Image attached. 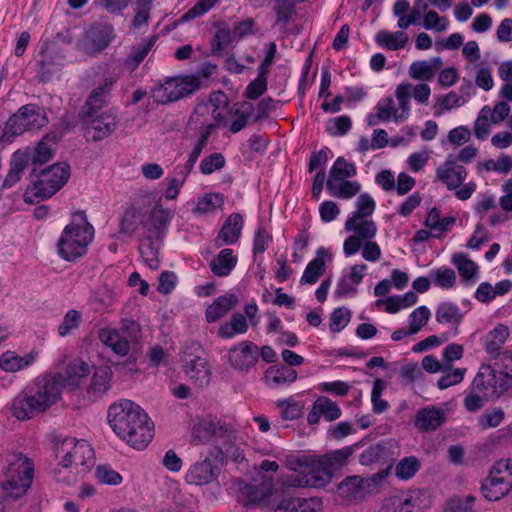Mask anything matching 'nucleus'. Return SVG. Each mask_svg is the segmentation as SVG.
Instances as JSON below:
<instances>
[{
  "label": "nucleus",
  "instance_id": "nucleus-16",
  "mask_svg": "<svg viewBox=\"0 0 512 512\" xmlns=\"http://www.w3.org/2000/svg\"><path fill=\"white\" fill-rule=\"evenodd\" d=\"M233 486L238 502L247 507L267 506L268 498L274 491L273 479L269 476H262L260 480L254 479L251 483L238 480Z\"/></svg>",
  "mask_w": 512,
  "mask_h": 512
},
{
  "label": "nucleus",
  "instance_id": "nucleus-1",
  "mask_svg": "<svg viewBox=\"0 0 512 512\" xmlns=\"http://www.w3.org/2000/svg\"><path fill=\"white\" fill-rule=\"evenodd\" d=\"M107 419L114 433L131 447L142 450L153 438V424L136 403L122 399L110 405Z\"/></svg>",
  "mask_w": 512,
  "mask_h": 512
},
{
  "label": "nucleus",
  "instance_id": "nucleus-13",
  "mask_svg": "<svg viewBox=\"0 0 512 512\" xmlns=\"http://www.w3.org/2000/svg\"><path fill=\"white\" fill-rule=\"evenodd\" d=\"M140 331V325L136 321L123 319L120 330L112 327L102 328L98 332V338L115 355L125 357L130 352L131 342L137 340Z\"/></svg>",
  "mask_w": 512,
  "mask_h": 512
},
{
  "label": "nucleus",
  "instance_id": "nucleus-10",
  "mask_svg": "<svg viewBox=\"0 0 512 512\" xmlns=\"http://www.w3.org/2000/svg\"><path fill=\"white\" fill-rule=\"evenodd\" d=\"M57 452L62 454L60 467L72 474H85L95 464L94 450L85 440L66 438L57 448Z\"/></svg>",
  "mask_w": 512,
  "mask_h": 512
},
{
  "label": "nucleus",
  "instance_id": "nucleus-56",
  "mask_svg": "<svg viewBox=\"0 0 512 512\" xmlns=\"http://www.w3.org/2000/svg\"><path fill=\"white\" fill-rule=\"evenodd\" d=\"M422 25L426 30L442 33L448 30L450 22L446 16L439 15L435 10H429L422 16Z\"/></svg>",
  "mask_w": 512,
  "mask_h": 512
},
{
  "label": "nucleus",
  "instance_id": "nucleus-45",
  "mask_svg": "<svg viewBox=\"0 0 512 512\" xmlns=\"http://www.w3.org/2000/svg\"><path fill=\"white\" fill-rule=\"evenodd\" d=\"M509 329L506 325L498 324L491 330L485 341V350L492 357L496 358L502 352L501 348L509 337Z\"/></svg>",
  "mask_w": 512,
  "mask_h": 512
},
{
  "label": "nucleus",
  "instance_id": "nucleus-25",
  "mask_svg": "<svg viewBox=\"0 0 512 512\" xmlns=\"http://www.w3.org/2000/svg\"><path fill=\"white\" fill-rule=\"evenodd\" d=\"M466 176V169L458 164L452 155H449L436 169V179L445 184L449 190L459 188Z\"/></svg>",
  "mask_w": 512,
  "mask_h": 512
},
{
  "label": "nucleus",
  "instance_id": "nucleus-7",
  "mask_svg": "<svg viewBox=\"0 0 512 512\" xmlns=\"http://www.w3.org/2000/svg\"><path fill=\"white\" fill-rule=\"evenodd\" d=\"M34 478V465L31 459L18 453L7 459L4 470L2 489L4 495L11 499H19L24 496Z\"/></svg>",
  "mask_w": 512,
  "mask_h": 512
},
{
  "label": "nucleus",
  "instance_id": "nucleus-43",
  "mask_svg": "<svg viewBox=\"0 0 512 512\" xmlns=\"http://www.w3.org/2000/svg\"><path fill=\"white\" fill-rule=\"evenodd\" d=\"M238 262L237 256L234 255L230 248L222 249L219 254L210 262L211 271L219 277L228 276Z\"/></svg>",
  "mask_w": 512,
  "mask_h": 512
},
{
  "label": "nucleus",
  "instance_id": "nucleus-42",
  "mask_svg": "<svg viewBox=\"0 0 512 512\" xmlns=\"http://www.w3.org/2000/svg\"><path fill=\"white\" fill-rule=\"evenodd\" d=\"M455 222L454 216L441 218L439 210L433 207L429 210L424 225L434 233V238H441L454 226Z\"/></svg>",
  "mask_w": 512,
  "mask_h": 512
},
{
  "label": "nucleus",
  "instance_id": "nucleus-62",
  "mask_svg": "<svg viewBox=\"0 0 512 512\" xmlns=\"http://www.w3.org/2000/svg\"><path fill=\"white\" fill-rule=\"evenodd\" d=\"M431 312L428 307L422 305L414 309L408 317V328L413 334H417L429 321Z\"/></svg>",
  "mask_w": 512,
  "mask_h": 512
},
{
  "label": "nucleus",
  "instance_id": "nucleus-32",
  "mask_svg": "<svg viewBox=\"0 0 512 512\" xmlns=\"http://www.w3.org/2000/svg\"><path fill=\"white\" fill-rule=\"evenodd\" d=\"M243 228V218L238 213L230 214L222 228L220 229L216 239L215 245L221 247L223 245H232L238 241Z\"/></svg>",
  "mask_w": 512,
  "mask_h": 512
},
{
  "label": "nucleus",
  "instance_id": "nucleus-52",
  "mask_svg": "<svg viewBox=\"0 0 512 512\" xmlns=\"http://www.w3.org/2000/svg\"><path fill=\"white\" fill-rule=\"evenodd\" d=\"M407 89V105L410 106L411 104V97L419 103L426 105L428 104L430 95H431V88L427 83H418L416 85H412L409 82H401L396 87H404Z\"/></svg>",
  "mask_w": 512,
  "mask_h": 512
},
{
  "label": "nucleus",
  "instance_id": "nucleus-35",
  "mask_svg": "<svg viewBox=\"0 0 512 512\" xmlns=\"http://www.w3.org/2000/svg\"><path fill=\"white\" fill-rule=\"evenodd\" d=\"M327 258H330L328 251L323 247L319 248L316 257L307 264L300 279V283L309 285L315 284L325 273Z\"/></svg>",
  "mask_w": 512,
  "mask_h": 512
},
{
  "label": "nucleus",
  "instance_id": "nucleus-40",
  "mask_svg": "<svg viewBox=\"0 0 512 512\" xmlns=\"http://www.w3.org/2000/svg\"><path fill=\"white\" fill-rule=\"evenodd\" d=\"M306 401L298 395L280 399L275 402L280 417L284 421H293L302 417Z\"/></svg>",
  "mask_w": 512,
  "mask_h": 512
},
{
  "label": "nucleus",
  "instance_id": "nucleus-31",
  "mask_svg": "<svg viewBox=\"0 0 512 512\" xmlns=\"http://www.w3.org/2000/svg\"><path fill=\"white\" fill-rule=\"evenodd\" d=\"M446 419L445 411L435 405L417 411L414 425L421 431H433L439 428Z\"/></svg>",
  "mask_w": 512,
  "mask_h": 512
},
{
  "label": "nucleus",
  "instance_id": "nucleus-38",
  "mask_svg": "<svg viewBox=\"0 0 512 512\" xmlns=\"http://www.w3.org/2000/svg\"><path fill=\"white\" fill-rule=\"evenodd\" d=\"M145 222L144 211L131 207L123 216L120 232L129 236L139 233L147 237Z\"/></svg>",
  "mask_w": 512,
  "mask_h": 512
},
{
  "label": "nucleus",
  "instance_id": "nucleus-26",
  "mask_svg": "<svg viewBox=\"0 0 512 512\" xmlns=\"http://www.w3.org/2000/svg\"><path fill=\"white\" fill-rule=\"evenodd\" d=\"M145 215V230L147 231L148 238H157L161 230L166 227L174 216L171 209L164 208L160 201L144 211Z\"/></svg>",
  "mask_w": 512,
  "mask_h": 512
},
{
  "label": "nucleus",
  "instance_id": "nucleus-15",
  "mask_svg": "<svg viewBox=\"0 0 512 512\" xmlns=\"http://www.w3.org/2000/svg\"><path fill=\"white\" fill-rule=\"evenodd\" d=\"M432 504L431 496L425 489L413 488L387 497L383 501V511L425 512Z\"/></svg>",
  "mask_w": 512,
  "mask_h": 512
},
{
  "label": "nucleus",
  "instance_id": "nucleus-24",
  "mask_svg": "<svg viewBox=\"0 0 512 512\" xmlns=\"http://www.w3.org/2000/svg\"><path fill=\"white\" fill-rule=\"evenodd\" d=\"M186 376L197 386L205 387L211 381V368L206 358L187 355L182 359Z\"/></svg>",
  "mask_w": 512,
  "mask_h": 512
},
{
  "label": "nucleus",
  "instance_id": "nucleus-50",
  "mask_svg": "<svg viewBox=\"0 0 512 512\" xmlns=\"http://www.w3.org/2000/svg\"><path fill=\"white\" fill-rule=\"evenodd\" d=\"M353 453V446H345L334 450L320 458L325 466L331 469V474L333 475L335 470L340 469L347 464L348 459L353 455Z\"/></svg>",
  "mask_w": 512,
  "mask_h": 512
},
{
  "label": "nucleus",
  "instance_id": "nucleus-8",
  "mask_svg": "<svg viewBox=\"0 0 512 512\" xmlns=\"http://www.w3.org/2000/svg\"><path fill=\"white\" fill-rule=\"evenodd\" d=\"M357 174L356 165L344 157H338L330 168L326 188L329 194L338 199H351L361 190V184L349 180Z\"/></svg>",
  "mask_w": 512,
  "mask_h": 512
},
{
  "label": "nucleus",
  "instance_id": "nucleus-46",
  "mask_svg": "<svg viewBox=\"0 0 512 512\" xmlns=\"http://www.w3.org/2000/svg\"><path fill=\"white\" fill-rule=\"evenodd\" d=\"M224 205V195L221 193H206L197 198L192 209L193 213L202 216L215 212Z\"/></svg>",
  "mask_w": 512,
  "mask_h": 512
},
{
  "label": "nucleus",
  "instance_id": "nucleus-39",
  "mask_svg": "<svg viewBox=\"0 0 512 512\" xmlns=\"http://www.w3.org/2000/svg\"><path fill=\"white\" fill-rule=\"evenodd\" d=\"M37 352L31 351L23 356L13 351H6L0 357V368L6 372H17L31 366L36 358Z\"/></svg>",
  "mask_w": 512,
  "mask_h": 512
},
{
  "label": "nucleus",
  "instance_id": "nucleus-63",
  "mask_svg": "<svg viewBox=\"0 0 512 512\" xmlns=\"http://www.w3.org/2000/svg\"><path fill=\"white\" fill-rule=\"evenodd\" d=\"M356 210L348 218H369L376 209L374 199L367 193L359 195L355 202Z\"/></svg>",
  "mask_w": 512,
  "mask_h": 512
},
{
  "label": "nucleus",
  "instance_id": "nucleus-20",
  "mask_svg": "<svg viewBox=\"0 0 512 512\" xmlns=\"http://www.w3.org/2000/svg\"><path fill=\"white\" fill-rule=\"evenodd\" d=\"M259 348L250 341H242L233 346L227 353L230 366L240 372H248L257 363Z\"/></svg>",
  "mask_w": 512,
  "mask_h": 512
},
{
  "label": "nucleus",
  "instance_id": "nucleus-9",
  "mask_svg": "<svg viewBox=\"0 0 512 512\" xmlns=\"http://www.w3.org/2000/svg\"><path fill=\"white\" fill-rule=\"evenodd\" d=\"M46 109L37 104L20 107L5 124L3 139L12 141L16 136L28 131H37L48 124Z\"/></svg>",
  "mask_w": 512,
  "mask_h": 512
},
{
  "label": "nucleus",
  "instance_id": "nucleus-48",
  "mask_svg": "<svg viewBox=\"0 0 512 512\" xmlns=\"http://www.w3.org/2000/svg\"><path fill=\"white\" fill-rule=\"evenodd\" d=\"M421 461L416 456H406L400 459L394 467V474L400 481L411 480L421 468Z\"/></svg>",
  "mask_w": 512,
  "mask_h": 512
},
{
  "label": "nucleus",
  "instance_id": "nucleus-6",
  "mask_svg": "<svg viewBox=\"0 0 512 512\" xmlns=\"http://www.w3.org/2000/svg\"><path fill=\"white\" fill-rule=\"evenodd\" d=\"M392 466L368 477L348 476L338 485V495L347 503H359L378 494L388 484Z\"/></svg>",
  "mask_w": 512,
  "mask_h": 512
},
{
  "label": "nucleus",
  "instance_id": "nucleus-28",
  "mask_svg": "<svg viewBox=\"0 0 512 512\" xmlns=\"http://www.w3.org/2000/svg\"><path fill=\"white\" fill-rule=\"evenodd\" d=\"M58 137L55 133L46 134L32 148H28L24 155L25 162L31 161L33 164H44L52 159L57 148Z\"/></svg>",
  "mask_w": 512,
  "mask_h": 512
},
{
  "label": "nucleus",
  "instance_id": "nucleus-60",
  "mask_svg": "<svg viewBox=\"0 0 512 512\" xmlns=\"http://www.w3.org/2000/svg\"><path fill=\"white\" fill-rule=\"evenodd\" d=\"M153 0H139L136 3L132 27L137 30L147 28Z\"/></svg>",
  "mask_w": 512,
  "mask_h": 512
},
{
  "label": "nucleus",
  "instance_id": "nucleus-12",
  "mask_svg": "<svg viewBox=\"0 0 512 512\" xmlns=\"http://www.w3.org/2000/svg\"><path fill=\"white\" fill-rule=\"evenodd\" d=\"M69 177V165L65 162L55 163L41 172L39 180L27 189L25 197L50 198L66 184Z\"/></svg>",
  "mask_w": 512,
  "mask_h": 512
},
{
  "label": "nucleus",
  "instance_id": "nucleus-17",
  "mask_svg": "<svg viewBox=\"0 0 512 512\" xmlns=\"http://www.w3.org/2000/svg\"><path fill=\"white\" fill-rule=\"evenodd\" d=\"M345 230L353 233L343 242V253L350 257L359 252L361 241L374 239L378 229L375 222L369 218H347Z\"/></svg>",
  "mask_w": 512,
  "mask_h": 512
},
{
  "label": "nucleus",
  "instance_id": "nucleus-57",
  "mask_svg": "<svg viewBox=\"0 0 512 512\" xmlns=\"http://www.w3.org/2000/svg\"><path fill=\"white\" fill-rule=\"evenodd\" d=\"M139 250L143 261L149 268L154 270L159 268V248L156 243L152 241V238L146 237V240L142 241L140 244Z\"/></svg>",
  "mask_w": 512,
  "mask_h": 512
},
{
  "label": "nucleus",
  "instance_id": "nucleus-58",
  "mask_svg": "<svg viewBox=\"0 0 512 512\" xmlns=\"http://www.w3.org/2000/svg\"><path fill=\"white\" fill-rule=\"evenodd\" d=\"M115 292L109 286H102L90 297V302L95 305L96 310L104 311L110 308L115 301Z\"/></svg>",
  "mask_w": 512,
  "mask_h": 512
},
{
  "label": "nucleus",
  "instance_id": "nucleus-33",
  "mask_svg": "<svg viewBox=\"0 0 512 512\" xmlns=\"http://www.w3.org/2000/svg\"><path fill=\"white\" fill-rule=\"evenodd\" d=\"M90 373V366L80 358L72 359L61 374V385L71 389H77L82 380Z\"/></svg>",
  "mask_w": 512,
  "mask_h": 512
},
{
  "label": "nucleus",
  "instance_id": "nucleus-19",
  "mask_svg": "<svg viewBox=\"0 0 512 512\" xmlns=\"http://www.w3.org/2000/svg\"><path fill=\"white\" fill-rule=\"evenodd\" d=\"M331 469L323 463L321 458H311L304 467L301 477H294L287 481L291 487H324L331 481Z\"/></svg>",
  "mask_w": 512,
  "mask_h": 512
},
{
  "label": "nucleus",
  "instance_id": "nucleus-21",
  "mask_svg": "<svg viewBox=\"0 0 512 512\" xmlns=\"http://www.w3.org/2000/svg\"><path fill=\"white\" fill-rule=\"evenodd\" d=\"M114 38V30L111 26H101L90 29L78 42V49L90 56L103 51Z\"/></svg>",
  "mask_w": 512,
  "mask_h": 512
},
{
  "label": "nucleus",
  "instance_id": "nucleus-29",
  "mask_svg": "<svg viewBox=\"0 0 512 512\" xmlns=\"http://www.w3.org/2000/svg\"><path fill=\"white\" fill-rule=\"evenodd\" d=\"M323 508L320 498L283 497L273 508L274 512H320Z\"/></svg>",
  "mask_w": 512,
  "mask_h": 512
},
{
  "label": "nucleus",
  "instance_id": "nucleus-30",
  "mask_svg": "<svg viewBox=\"0 0 512 512\" xmlns=\"http://www.w3.org/2000/svg\"><path fill=\"white\" fill-rule=\"evenodd\" d=\"M113 372L109 366H99L95 368L86 388V393L90 399L96 400L104 396L111 388Z\"/></svg>",
  "mask_w": 512,
  "mask_h": 512
},
{
  "label": "nucleus",
  "instance_id": "nucleus-3",
  "mask_svg": "<svg viewBox=\"0 0 512 512\" xmlns=\"http://www.w3.org/2000/svg\"><path fill=\"white\" fill-rule=\"evenodd\" d=\"M487 400H497L512 388V350H502L494 365H482L472 382Z\"/></svg>",
  "mask_w": 512,
  "mask_h": 512
},
{
  "label": "nucleus",
  "instance_id": "nucleus-64",
  "mask_svg": "<svg viewBox=\"0 0 512 512\" xmlns=\"http://www.w3.org/2000/svg\"><path fill=\"white\" fill-rule=\"evenodd\" d=\"M464 104V100L456 92L450 91L444 96L437 98L434 105L435 116H441L445 111H449L455 107H460Z\"/></svg>",
  "mask_w": 512,
  "mask_h": 512
},
{
  "label": "nucleus",
  "instance_id": "nucleus-22",
  "mask_svg": "<svg viewBox=\"0 0 512 512\" xmlns=\"http://www.w3.org/2000/svg\"><path fill=\"white\" fill-rule=\"evenodd\" d=\"M368 266L364 263L354 264L343 270L340 280L337 282L334 296L346 297L356 293L357 287L362 283Z\"/></svg>",
  "mask_w": 512,
  "mask_h": 512
},
{
  "label": "nucleus",
  "instance_id": "nucleus-41",
  "mask_svg": "<svg viewBox=\"0 0 512 512\" xmlns=\"http://www.w3.org/2000/svg\"><path fill=\"white\" fill-rule=\"evenodd\" d=\"M210 106L213 107L212 109V117L215 121V127L217 125H226V114H227V108H226V99L225 95L221 92L214 93L211 95L209 103L208 104H202L199 105L196 108V114H203L205 112L209 111Z\"/></svg>",
  "mask_w": 512,
  "mask_h": 512
},
{
  "label": "nucleus",
  "instance_id": "nucleus-11",
  "mask_svg": "<svg viewBox=\"0 0 512 512\" xmlns=\"http://www.w3.org/2000/svg\"><path fill=\"white\" fill-rule=\"evenodd\" d=\"M394 96L397 104H395L392 97H384L378 101L374 108V113L367 117L369 126H376L380 122H387L389 120L399 123L409 117L411 107L407 105V89L405 86L396 87Z\"/></svg>",
  "mask_w": 512,
  "mask_h": 512
},
{
  "label": "nucleus",
  "instance_id": "nucleus-5",
  "mask_svg": "<svg viewBox=\"0 0 512 512\" xmlns=\"http://www.w3.org/2000/svg\"><path fill=\"white\" fill-rule=\"evenodd\" d=\"M193 437L198 443L210 442L217 446V452H210L215 459L223 461L231 457L235 461L243 459L242 454L234 446V430L218 419H203L193 428Z\"/></svg>",
  "mask_w": 512,
  "mask_h": 512
},
{
  "label": "nucleus",
  "instance_id": "nucleus-49",
  "mask_svg": "<svg viewBox=\"0 0 512 512\" xmlns=\"http://www.w3.org/2000/svg\"><path fill=\"white\" fill-rule=\"evenodd\" d=\"M248 330L245 316L240 313L232 315L229 322L220 325L218 335L223 339H231L237 334H244Z\"/></svg>",
  "mask_w": 512,
  "mask_h": 512
},
{
  "label": "nucleus",
  "instance_id": "nucleus-51",
  "mask_svg": "<svg viewBox=\"0 0 512 512\" xmlns=\"http://www.w3.org/2000/svg\"><path fill=\"white\" fill-rule=\"evenodd\" d=\"M452 263L456 266L459 275L467 281L475 282L477 279L478 266L462 253L454 254Z\"/></svg>",
  "mask_w": 512,
  "mask_h": 512
},
{
  "label": "nucleus",
  "instance_id": "nucleus-54",
  "mask_svg": "<svg viewBox=\"0 0 512 512\" xmlns=\"http://www.w3.org/2000/svg\"><path fill=\"white\" fill-rule=\"evenodd\" d=\"M82 321L83 317L80 311L75 309L68 310L58 326L59 336L66 337L72 335L80 327Z\"/></svg>",
  "mask_w": 512,
  "mask_h": 512
},
{
  "label": "nucleus",
  "instance_id": "nucleus-37",
  "mask_svg": "<svg viewBox=\"0 0 512 512\" xmlns=\"http://www.w3.org/2000/svg\"><path fill=\"white\" fill-rule=\"evenodd\" d=\"M511 487L499 476H495L492 471H489L488 476L483 480L481 485V492L483 496L489 501H498L506 496Z\"/></svg>",
  "mask_w": 512,
  "mask_h": 512
},
{
  "label": "nucleus",
  "instance_id": "nucleus-55",
  "mask_svg": "<svg viewBox=\"0 0 512 512\" xmlns=\"http://www.w3.org/2000/svg\"><path fill=\"white\" fill-rule=\"evenodd\" d=\"M253 112V105L249 102L242 103L232 114V120L229 124V131L238 133L246 125Z\"/></svg>",
  "mask_w": 512,
  "mask_h": 512
},
{
  "label": "nucleus",
  "instance_id": "nucleus-23",
  "mask_svg": "<svg viewBox=\"0 0 512 512\" xmlns=\"http://www.w3.org/2000/svg\"><path fill=\"white\" fill-rule=\"evenodd\" d=\"M98 73L103 76V80L89 94L85 108L92 110H100L111 92L112 86L118 80V74L110 71L107 66H100Z\"/></svg>",
  "mask_w": 512,
  "mask_h": 512
},
{
  "label": "nucleus",
  "instance_id": "nucleus-44",
  "mask_svg": "<svg viewBox=\"0 0 512 512\" xmlns=\"http://www.w3.org/2000/svg\"><path fill=\"white\" fill-rule=\"evenodd\" d=\"M375 41L382 48L400 50L408 43L409 36L405 31L380 30L375 36Z\"/></svg>",
  "mask_w": 512,
  "mask_h": 512
},
{
  "label": "nucleus",
  "instance_id": "nucleus-27",
  "mask_svg": "<svg viewBox=\"0 0 512 512\" xmlns=\"http://www.w3.org/2000/svg\"><path fill=\"white\" fill-rule=\"evenodd\" d=\"M220 469L206 458L190 466L185 475L187 483L196 486L207 485L217 480Z\"/></svg>",
  "mask_w": 512,
  "mask_h": 512
},
{
  "label": "nucleus",
  "instance_id": "nucleus-36",
  "mask_svg": "<svg viewBox=\"0 0 512 512\" xmlns=\"http://www.w3.org/2000/svg\"><path fill=\"white\" fill-rule=\"evenodd\" d=\"M238 303V298L233 293H227L219 296L217 299L210 304L206 311L205 317L207 322L213 323L224 317L229 311H231Z\"/></svg>",
  "mask_w": 512,
  "mask_h": 512
},
{
  "label": "nucleus",
  "instance_id": "nucleus-18",
  "mask_svg": "<svg viewBox=\"0 0 512 512\" xmlns=\"http://www.w3.org/2000/svg\"><path fill=\"white\" fill-rule=\"evenodd\" d=\"M83 121L86 134L94 142L106 139L117 127V116L113 110L99 113V110L86 109Z\"/></svg>",
  "mask_w": 512,
  "mask_h": 512
},
{
  "label": "nucleus",
  "instance_id": "nucleus-59",
  "mask_svg": "<svg viewBox=\"0 0 512 512\" xmlns=\"http://www.w3.org/2000/svg\"><path fill=\"white\" fill-rule=\"evenodd\" d=\"M386 387L387 385L382 379L378 378L373 382L371 391V403L372 410L376 414H382L390 408L389 403L382 398V394Z\"/></svg>",
  "mask_w": 512,
  "mask_h": 512
},
{
  "label": "nucleus",
  "instance_id": "nucleus-61",
  "mask_svg": "<svg viewBox=\"0 0 512 512\" xmlns=\"http://www.w3.org/2000/svg\"><path fill=\"white\" fill-rule=\"evenodd\" d=\"M408 75L411 79L421 81L422 83L432 81L435 73L426 60H417L410 64Z\"/></svg>",
  "mask_w": 512,
  "mask_h": 512
},
{
  "label": "nucleus",
  "instance_id": "nucleus-2",
  "mask_svg": "<svg viewBox=\"0 0 512 512\" xmlns=\"http://www.w3.org/2000/svg\"><path fill=\"white\" fill-rule=\"evenodd\" d=\"M62 394L61 373L37 378L12 402V413L18 420H26L49 409Z\"/></svg>",
  "mask_w": 512,
  "mask_h": 512
},
{
  "label": "nucleus",
  "instance_id": "nucleus-34",
  "mask_svg": "<svg viewBox=\"0 0 512 512\" xmlns=\"http://www.w3.org/2000/svg\"><path fill=\"white\" fill-rule=\"evenodd\" d=\"M297 379V372L293 368L274 365L269 367L264 374V381L270 388H279L290 385Z\"/></svg>",
  "mask_w": 512,
  "mask_h": 512
},
{
  "label": "nucleus",
  "instance_id": "nucleus-4",
  "mask_svg": "<svg viewBox=\"0 0 512 512\" xmlns=\"http://www.w3.org/2000/svg\"><path fill=\"white\" fill-rule=\"evenodd\" d=\"M94 235V227L87 220L85 212L73 214L71 222L64 227L56 244L59 257L70 262L83 257Z\"/></svg>",
  "mask_w": 512,
  "mask_h": 512
},
{
  "label": "nucleus",
  "instance_id": "nucleus-47",
  "mask_svg": "<svg viewBox=\"0 0 512 512\" xmlns=\"http://www.w3.org/2000/svg\"><path fill=\"white\" fill-rule=\"evenodd\" d=\"M435 319L439 324L457 327L463 319V313L456 304L443 302L436 308Z\"/></svg>",
  "mask_w": 512,
  "mask_h": 512
},
{
  "label": "nucleus",
  "instance_id": "nucleus-14",
  "mask_svg": "<svg viewBox=\"0 0 512 512\" xmlns=\"http://www.w3.org/2000/svg\"><path fill=\"white\" fill-rule=\"evenodd\" d=\"M200 80L194 76L167 78L152 89V97L157 104L177 101L198 90Z\"/></svg>",
  "mask_w": 512,
  "mask_h": 512
},
{
  "label": "nucleus",
  "instance_id": "nucleus-53",
  "mask_svg": "<svg viewBox=\"0 0 512 512\" xmlns=\"http://www.w3.org/2000/svg\"><path fill=\"white\" fill-rule=\"evenodd\" d=\"M233 34L228 25H219L215 31L211 42V52L213 55H220L233 42Z\"/></svg>",
  "mask_w": 512,
  "mask_h": 512
}]
</instances>
